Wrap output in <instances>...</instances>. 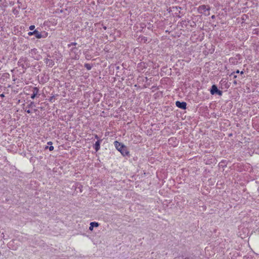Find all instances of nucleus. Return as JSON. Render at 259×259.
<instances>
[{"label": "nucleus", "mask_w": 259, "mask_h": 259, "mask_svg": "<svg viewBox=\"0 0 259 259\" xmlns=\"http://www.w3.org/2000/svg\"><path fill=\"white\" fill-rule=\"evenodd\" d=\"M28 113H30L31 112L30 110H28L26 111Z\"/></svg>", "instance_id": "obj_16"}, {"label": "nucleus", "mask_w": 259, "mask_h": 259, "mask_svg": "<svg viewBox=\"0 0 259 259\" xmlns=\"http://www.w3.org/2000/svg\"><path fill=\"white\" fill-rule=\"evenodd\" d=\"M210 93L212 95H214L215 93H218L219 95H222V92L220 90L218 89V88L216 85H213L211 88V90L210 91Z\"/></svg>", "instance_id": "obj_3"}, {"label": "nucleus", "mask_w": 259, "mask_h": 259, "mask_svg": "<svg viewBox=\"0 0 259 259\" xmlns=\"http://www.w3.org/2000/svg\"><path fill=\"white\" fill-rule=\"evenodd\" d=\"M48 145H52V143L51 142H49L48 143Z\"/></svg>", "instance_id": "obj_17"}, {"label": "nucleus", "mask_w": 259, "mask_h": 259, "mask_svg": "<svg viewBox=\"0 0 259 259\" xmlns=\"http://www.w3.org/2000/svg\"><path fill=\"white\" fill-rule=\"evenodd\" d=\"M0 96L2 97H4V95L3 94H1L0 95Z\"/></svg>", "instance_id": "obj_19"}, {"label": "nucleus", "mask_w": 259, "mask_h": 259, "mask_svg": "<svg viewBox=\"0 0 259 259\" xmlns=\"http://www.w3.org/2000/svg\"><path fill=\"white\" fill-rule=\"evenodd\" d=\"M45 63L47 64L48 66L50 67H52L54 64L53 61L50 59H46L45 60Z\"/></svg>", "instance_id": "obj_7"}, {"label": "nucleus", "mask_w": 259, "mask_h": 259, "mask_svg": "<svg viewBox=\"0 0 259 259\" xmlns=\"http://www.w3.org/2000/svg\"><path fill=\"white\" fill-rule=\"evenodd\" d=\"M38 89H37V88H36V87L34 88L33 89V94H32V95L31 96V99H34V98L36 97V96L38 94Z\"/></svg>", "instance_id": "obj_6"}, {"label": "nucleus", "mask_w": 259, "mask_h": 259, "mask_svg": "<svg viewBox=\"0 0 259 259\" xmlns=\"http://www.w3.org/2000/svg\"><path fill=\"white\" fill-rule=\"evenodd\" d=\"M235 72V73H239L240 72H239V71L238 70H237V71H236V72Z\"/></svg>", "instance_id": "obj_18"}, {"label": "nucleus", "mask_w": 259, "mask_h": 259, "mask_svg": "<svg viewBox=\"0 0 259 259\" xmlns=\"http://www.w3.org/2000/svg\"><path fill=\"white\" fill-rule=\"evenodd\" d=\"M84 66L88 70H90L91 69V66L89 64H85Z\"/></svg>", "instance_id": "obj_10"}, {"label": "nucleus", "mask_w": 259, "mask_h": 259, "mask_svg": "<svg viewBox=\"0 0 259 259\" xmlns=\"http://www.w3.org/2000/svg\"><path fill=\"white\" fill-rule=\"evenodd\" d=\"M49 150L52 151L54 150V147L53 146H51L49 147Z\"/></svg>", "instance_id": "obj_13"}, {"label": "nucleus", "mask_w": 259, "mask_h": 259, "mask_svg": "<svg viewBox=\"0 0 259 259\" xmlns=\"http://www.w3.org/2000/svg\"><path fill=\"white\" fill-rule=\"evenodd\" d=\"M34 28H35V26L34 25H31L29 27V29L31 30H33Z\"/></svg>", "instance_id": "obj_12"}, {"label": "nucleus", "mask_w": 259, "mask_h": 259, "mask_svg": "<svg viewBox=\"0 0 259 259\" xmlns=\"http://www.w3.org/2000/svg\"><path fill=\"white\" fill-rule=\"evenodd\" d=\"M76 45V42H73V43H71L70 45H69V46H70L71 45H74V46H75Z\"/></svg>", "instance_id": "obj_15"}, {"label": "nucleus", "mask_w": 259, "mask_h": 259, "mask_svg": "<svg viewBox=\"0 0 259 259\" xmlns=\"http://www.w3.org/2000/svg\"><path fill=\"white\" fill-rule=\"evenodd\" d=\"M100 141L98 140L95 144V149L96 151H98L100 148Z\"/></svg>", "instance_id": "obj_9"}, {"label": "nucleus", "mask_w": 259, "mask_h": 259, "mask_svg": "<svg viewBox=\"0 0 259 259\" xmlns=\"http://www.w3.org/2000/svg\"><path fill=\"white\" fill-rule=\"evenodd\" d=\"M28 34H29V35H34L33 31V32H29L28 33Z\"/></svg>", "instance_id": "obj_14"}, {"label": "nucleus", "mask_w": 259, "mask_h": 259, "mask_svg": "<svg viewBox=\"0 0 259 259\" xmlns=\"http://www.w3.org/2000/svg\"><path fill=\"white\" fill-rule=\"evenodd\" d=\"M114 144L116 149L119 151L123 156L128 155L129 152L125 146L117 141H115Z\"/></svg>", "instance_id": "obj_1"}, {"label": "nucleus", "mask_w": 259, "mask_h": 259, "mask_svg": "<svg viewBox=\"0 0 259 259\" xmlns=\"http://www.w3.org/2000/svg\"><path fill=\"white\" fill-rule=\"evenodd\" d=\"M99 225V223L97 222H91L90 223V226L89 227V230L90 231H92L93 230L94 227H97Z\"/></svg>", "instance_id": "obj_5"}, {"label": "nucleus", "mask_w": 259, "mask_h": 259, "mask_svg": "<svg viewBox=\"0 0 259 259\" xmlns=\"http://www.w3.org/2000/svg\"><path fill=\"white\" fill-rule=\"evenodd\" d=\"M176 105L178 107L181 109H185L186 108L187 104L186 102H181L180 101H177L176 103Z\"/></svg>", "instance_id": "obj_4"}, {"label": "nucleus", "mask_w": 259, "mask_h": 259, "mask_svg": "<svg viewBox=\"0 0 259 259\" xmlns=\"http://www.w3.org/2000/svg\"><path fill=\"white\" fill-rule=\"evenodd\" d=\"M211 18H212V19H213V18H214V15L212 16H211Z\"/></svg>", "instance_id": "obj_22"}, {"label": "nucleus", "mask_w": 259, "mask_h": 259, "mask_svg": "<svg viewBox=\"0 0 259 259\" xmlns=\"http://www.w3.org/2000/svg\"><path fill=\"white\" fill-rule=\"evenodd\" d=\"M231 75V76H233V78H236L237 77V75H235V72L232 73Z\"/></svg>", "instance_id": "obj_11"}, {"label": "nucleus", "mask_w": 259, "mask_h": 259, "mask_svg": "<svg viewBox=\"0 0 259 259\" xmlns=\"http://www.w3.org/2000/svg\"><path fill=\"white\" fill-rule=\"evenodd\" d=\"M209 10L210 7L205 5H201L198 8L199 13L205 16H208L209 15Z\"/></svg>", "instance_id": "obj_2"}, {"label": "nucleus", "mask_w": 259, "mask_h": 259, "mask_svg": "<svg viewBox=\"0 0 259 259\" xmlns=\"http://www.w3.org/2000/svg\"><path fill=\"white\" fill-rule=\"evenodd\" d=\"M234 84H236L237 83V81H236V80H235V81H234Z\"/></svg>", "instance_id": "obj_20"}, {"label": "nucleus", "mask_w": 259, "mask_h": 259, "mask_svg": "<svg viewBox=\"0 0 259 259\" xmlns=\"http://www.w3.org/2000/svg\"><path fill=\"white\" fill-rule=\"evenodd\" d=\"M33 33H34V35L35 36V37L37 38H41V37H42V36L40 32H39L38 31H37V30H35L34 31H33Z\"/></svg>", "instance_id": "obj_8"}, {"label": "nucleus", "mask_w": 259, "mask_h": 259, "mask_svg": "<svg viewBox=\"0 0 259 259\" xmlns=\"http://www.w3.org/2000/svg\"><path fill=\"white\" fill-rule=\"evenodd\" d=\"M172 140V139H169V142L171 140Z\"/></svg>", "instance_id": "obj_24"}, {"label": "nucleus", "mask_w": 259, "mask_h": 259, "mask_svg": "<svg viewBox=\"0 0 259 259\" xmlns=\"http://www.w3.org/2000/svg\"><path fill=\"white\" fill-rule=\"evenodd\" d=\"M240 74H243V71H241V72H240Z\"/></svg>", "instance_id": "obj_21"}, {"label": "nucleus", "mask_w": 259, "mask_h": 259, "mask_svg": "<svg viewBox=\"0 0 259 259\" xmlns=\"http://www.w3.org/2000/svg\"><path fill=\"white\" fill-rule=\"evenodd\" d=\"M95 138H96V139H98V136H97V135L95 136Z\"/></svg>", "instance_id": "obj_23"}]
</instances>
